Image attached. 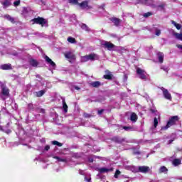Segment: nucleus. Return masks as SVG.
I'll return each mask as SVG.
<instances>
[{"label": "nucleus", "mask_w": 182, "mask_h": 182, "mask_svg": "<svg viewBox=\"0 0 182 182\" xmlns=\"http://www.w3.org/2000/svg\"><path fill=\"white\" fill-rule=\"evenodd\" d=\"M180 120V118H178V116H173L171 117L169 120L167 122V124L165 127H161V130H167L169 127H171V126H174L177 122Z\"/></svg>", "instance_id": "f257e3e1"}, {"label": "nucleus", "mask_w": 182, "mask_h": 182, "mask_svg": "<svg viewBox=\"0 0 182 182\" xmlns=\"http://www.w3.org/2000/svg\"><path fill=\"white\" fill-rule=\"evenodd\" d=\"M33 22V25H41L42 26H45L48 23V21L45 19L43 17L38 16L37 18H34L31 20Z\"/></svg>", "instance_id": "f03ea898"}, {"label": "nucleus", "mask_w": 182, "mask_h": 182, "mask_svg": "<svg viewBox=\"0 0 182 182\" xmlns=\"http://www.w3.org/2000/svg\"><path fill=\"white\" fill-rule=\"evenodd\" d=\"M150 171V167L147 166H141L138 167L136 173H143L144 174H147Z\"/></svg>", "instance_id": "7ed1b4c3"}, {"label": "nucleus", "mask_w": 182, "mask_h": 182, "mask_svg": "<svg viewBox=\"0 0 182 182\" xmlns=\"http://www.w3.org/2000/svg\"><path fill=\"white\" fill-rule=\"evenodd\" d=\"M126 141V139L122 138V136H113L111 138V141H114V143H117L118 144H122L124 141Z\"/></svg>", "instance_id": "20e7f679"}, {"label": "nucleus", "mask_w": 182, "mask_h": 182, "mask_svg": "<svg viewBox=\"0 0 182 182\" xmlns=\"http://www.w3.org/2000/svg\"><path fill=\"white\" fill-rule=\"evenodd\" d=\"M144 70H141V68H137L136 69V73L137 75H139L140 79L142 80H146L147 79V76H146V74H144Z\"/></svg>", "instance_id": "39448f33"}, {"label": "nucleus", "mask_w": 182, "mask_h": 182, "mask_svg": "<svg viewBox=\"0 0 182 182\" xmlns=\"http://www.w3.org/2000/svg\"><path fill=\"white\" fill-rule=\"evenodd\" d=\"M161 89L163 92V95L165 99H167V100H171V94L168 92V90L164 87H161Z\"/></svg>", "instance_id": "423d86ee"}, {"label": "nucleus", "mask_w": 182, "mask_h": 182, "mask_svg": "<svg viewBox=\"0 0 182 182\" xmlns=\"http://www.w3.org/2000/svg\"><path fill=\"white\" fill-rule=\"evenodd\" d=\"M66 59H70V60H76V55L72 52H67L64 54Z\"/></svg>", "instance_id": "0eeeda50"}, {"label": "nucleus", "mask_w": 182, "mask_h": 182, "mask_svg": "<svg viewBox=\"0 0 182 182\" xmlns=\"http://www.w3.org/2000/svg\"><path fill=\"white\" fill-rule=\"evenodd\" d=\"M102 46H104V48H105L108 50H112V49H113L115 46L111 42L105 41V43H102Z\"/></svg>", "instance_id": "6e6552de"}, {"label": "nucleus", "mask_w": 182, "mask_h": 182, "mask_svg": "<svg viewBox=\"0 0 182 182\" xmlns=\"http://www.w3.org/2000/svg\"><path fill=\"white\" fill-rule=\"evenodd\" d=\"M44 58H45L46 62L47 63H48V65H50V66H52V68L56 67V63H55V62H53L52 60V59H50L48 55H45Z\"/></svg>", "instance_id": "1a4fd4ad"}, {"label": "nucleus", "mask_w": 182, "mask_h": 182, "mask_svg": "<svg viewBox=\"0 0 182 182\" xmlns=\"http://www.w3.org/2000/svg\"><path fill=\"white\" fill-rule=\"evenodd\" d=\"M2 70H12V65L11 63L3 64L1 65Z\"/></svg>", "instance_id": "9d476101"}, {"label": "nucleus", "mask_w": 182, "mask_h": 182, "mask_svg": "<svg viewBox=\"0 0 182 182\" xmlns=\"http://www.w3.org/2000/svg\"><path fill=\"white\" fill-rule=\"evenodd\" d=\"M78 5L80 6V8H82V9H85L86 8H92L89 6V2L87 1H83L81 3H79Z\"/></svg>", "instance_id": "9b49d317"}, {"label": "nucleus", "mask_w": 182, "mask_h": 182, "mask_svg": "<svg viewBox=\"0 0 182 182\" xmlns=\"http://www.w3.org/2000/svg\"><path fill=\"white\" fill-rule=\"evenodd\" d=\"M1 94L6 97H9V89L6 87H1Z\"/></svg>", "instance_id": "f8f14e48"}, {"label": "nucleus", "mask_w": 182, "mask_h": 182, "mask_svg": "<svg viewBox=\"0 0 182 182\" xmlns=\"http://www.w3.org/2000/svg\"><path fill=\"white\" fill-rule=\"evenodd\" d=\"M29 63L33 68H38V65H39V62L33 58L29 60Z\"/></svg>", "instance_id": "ddd939ff"}, {"label": "nucleus", "mask_w": 182, "mask_h": 182, "mask_svg": "<svg viewBox=\"0 0 182 182\" xmlns=\"http://www.w3.org/2000/svg\"><path fill=\"white\" fill-rule=\"evenodd\" d=\"M157 56H158L159 62L160 63H163V62H164V54L161 52H159L157 53Z\"/></svg>", "instance_id": "4468645a"}, {"label": "nucleus", "mask_w": 182, "mask_h": 182, "mask_svg": "<svg viewBox=\"0 0 182 182\" xmlns=\"http://www.w3.org/2000/svg\"><path fill=\"white\" fill-rule=\"evenodd\" d=\"M4 18L11 22V23H15V18L11 16L9 14L4 15Z\"/></svg>", "instance_id": "2eb2a0df"}, {"label": "nucleus", "mask_w": 182, "mask_h": 182, "mask_svg": "<svg viewBox=\"0 0 182 182\" xmlns=\"http://www.w3.org/2000/svg\"><path fill=\"white\" fill-rule=\"evenodd\" d=\"M112 22L115 25V26H119L120 25V20L116 17L111 18Z\"/></svg>", "instance_id": "dca6fc26"}, {"label": "nucleus", "mask_w": 182, "mask_h": 182, "mask_svg": "<svg viewBox=\"0 0 182 182\" xmlns=\"http://www.w3.org/2000/svg\"><path fill=\"white\" fill-rule=\"evenodd\" d=\"M107 73L109 74L104 75V79H106L107 80H112V79H113V74L110 73L109 70H107Z\"/></svg>", "instance_id": "f3484780"}, {"label": "nucleus", "mask_w": 182, "mask_h": 182, "mask_svg": "<svg viewBox=\"0 0 182 182\" xmlns=\"http://www.w3.org/2000/svg\"><path fill=\"white\" fill-rule=\"evenodd\" d=\"M99 173H109V171H113L112 168H101L98 169Z\"/></svg>", "instance_id": "a211bd4d"}, {"label": "nucleus", "mask_w": 182, "mask_h": 182, "mask_svg": "<svg viewBox=\"0 0 182 182\" xmlns=\"http://www.w3.org/2000/svg\"><path fill=\"white\" fill-rule=\"evenodd\" d=\"M173 164L175 166V167H177V166H180L181 164V159H175L173 160Z\"/></svg>", "instance_id": "6ab92c4d"}, {"label": "nucleus", "mask_w": 182, "mask_h": 182, "mask_svg": "<svg viewBox=\"0 0 182 182\" xmlns=\"http://www.w3.org/2000/svg\"><path fill=\"white\" fill-rule=\"evenodd\" d=\"M102 83H100V81H95L91 83L92 87H100Z\"/></svg>", "instance_id": "aec40b11"}, {"label": "nucleus", "mask_w": 182, "mask_h": 182, "mask_svg": "<svg viewBox=\"0 0 182 182\" xmlns=\"http://www.w3.org/2000/svg\"><path fill=\"white\" fill-rule=\"evenodd\" d=\"M45 93H46V91L45 90H42L38 92H36V97H42V96H43Z\"/></svg>", "instance_id": "412c9836"}, {"label": "nucleus", "mask_w": 182, "mask_h": 182, "mask_svg": "<svg viewBox=\"0 0 182 182\" xmlns=\"http://www.w3.org/2000/svg\"><path fill=\"white\" fill-rule=\"evenodd\" d=\"M1 5L3 6H5V8H8V6H11V2H9V0H5L4 1H1Z\"/></svg>", "instance_id": "4be33fe9"}, {"label": "nucleus", "mask_w": 182, "mask_h": 182, "mask_svg": "<svg viewBox=\"0 0 182 182\" xmlns=\"http://www.w3.org/2000/svg\"><path fill=\"white\" fill-rule=\"evenodd\" d=\"M130 120L131 122H137V114L133 112L130 116Z\"/></svg>", "instance_id": "5701e85b"}, {"label": "nucleus", "mask_w": 182, "mask_h": 182, "mask_svg": "<svg viewBox=\"0 0 182 182\" xmlns=\"http://www.w3.org/2000/svg\"><path fill=\"white\" fill-rule=\"evenodd\" d=\"M63 109L65 113H68V105L66 104L65 99L63 100Z\"/></svg>", "instance_id": "b1692460"}, {"label": "nucleus", "mask_w": 182, "mask_h": 182, "mask_svg": "<svg viewBox=\"0 0 182 182\" xmlns=\"http://www.w3.org/2000/svg\"><path fill=\"white\" fill-rule=\"evenodd\" d=\"M171 23L176 28V29H178V31H180V29H181V26L177 23H176V21H172Z\"/></svg>", "instance_id": "393cba45"}, {"label": "nucleus", "mask_w": 182, "mask_h": 182, "mask_svg": "<svg viewBox=\"0 0 182 182\" xmlns=\"http://www.w3.org/2000/svg\"><path fill=\"white\" fill-rule=\"evenodd\" d=\"M87 56H88V60H95V59H96V54L95 53H91Z\"/></svg>", "instance_id": "a878e982"}, {"label": "nucleus", "mask_w": 182, "mask_h": 182, "mask_svg": "<svg viewBox=\"0 0 182 182\" xmlns=\"http://www.w3.org/2000/svg\"><path fill=\"white\" fill-rule=\"evenodd\" d=\"M81 28L84 30L86 31L87 32H89L90 31V28H89V26L87 25L82 23L81 25Z\"/></svg>", "instance_id": "bb28decb"}, {"label": "nucleus", "mask_w": 182, "mask_h": 182, "mask_svg": "<svg viewBox=\"0 0 182 182\" xmlns=\"http://www.w3.org/2000/svg\"><path fill=\"white\" fill-rule=\"evenodd\" d=\"M168 171V169L166 166H161L159 168V173H167Z\"/></svg>", "instance_id": "cd10ccee"}, {"label": "nucleus", "mask_w": 182, "mask_h": 182, "mask_svg": "<svg viewBox=\"0 0 182 182\" xmlns=\"http://www.w3.org/2000/svg\"><path fill=\"white\" fill-rule=\"evenodd\" d=\"M174 36H176V39H178L179 41H182V33H174Z\"/></svg>", "instance_id": "c85d7f7f"}, {"label": "nucleus", "mask_w": 182, "mask_h": 182, "mask_svg": "<svg viewBox=\"0 0 182 182\" xmlns=\"http://www.w3.org/2000/svg\"><path fill=\"white\" fill-rule=\"evenodd\" d=\"M68 42H70V43H76V38L73 37H68Z\"/></svg>", "instance_id": "c756f323"}, {"label": "nucleus", "mask_w": 182, "mask_h": 182, "mask_svg": "<svg viewBox=\"0 0 182 182\" xmlns=\"http://www.w3.org/2000/svg\"><path fill=\"white\" fill-rule=\"evenodd\" d=\"M68 2L73 5H79V0H68Z\"/></svg>", "instance_id": "7c9ffc66"}, {"label": "nucleus", "mask_w": 182, "mask_h": 182, "mask_svg": "<svg viewBox=\"0 0 182 182\" xmlns=\"http://www.w3.org/2000/svg\"><path fill=\"white\" fill-rule=\"evenodd\" d=\"M89 57L87 55H84L81 57V62H88Z\"/></svg>", "instance_id": "2f4dec72"}, {"label": "nucleus", "mask_w": 182, "mask_h": 182, "mask_svg": "<svg viewBox=\"0 0 182 182\" xmlns=\"http://www.w3.org/2000/svg\"><path fill=\"white\" fill-rule=\"evenodd\" d=\"M153 15L152 12L148 11L147 13H145L143 14L144 18H149V16H151Z\"/></svg>", "instance_id": "473e14b6"}, {"label": "nucleus", "mask_w": 182, "mask_h": 182, "mask_svg": "<svg viewBox=\"0 0 182 182\" xmlns=\"http://www.w3.org/2000/svg\"><path fill=\"white\" fill-rule=\"evenodd\" d=\"M159 125V120L157 119V117H154V127H157V126Z\"/></svg>", "instance_id": "72a5a7b5"}, {"label": "nucleus", "mask_w": 182, "mask_h": 182, "mask_svg": "<svg viewBox=\"0 0 182 182\" xmlns=\"http://www.w3.org/2000/svg\"><path fill=\"white\" fill-rule=\"evenodd\" d=\"M83 117H85V119H89V118L92 117V114L85 112L83 114Z\"/></svg>", "instance_id": "f704fd0d"}, {"label": "nucleus", "mask_w": 182, "mask_h": 182, "mask_svg": "<svg viewBox=\"0 0 182 182\" xmlns=\"http://www.w3.org/2000/svg\"><path fill=\"white\" fill-rule=\"evenodd\" d=\"M120 174H121V172H120L119 170H117V171H115V173H114V177L115 178H117L119 177V176H120Z\"/></svg>", "instance_id": "c9c22d12"}, {"label": "nucleus", "mask_w": 182, "mask_h": 182, "mask_svg": "<svg viewBox=\"0 0 182 182\" xmlns=\"http://www.w3.org/2000/svg\"><path fill=\"white\" fill-rule=\"evenodd\" d=\"M20 4H21V0H17L14 2V6H19Z\"/></svg>", "instance_id": "e433bc0d"}, {"label": "nucleus", "mask_w": 182, "mask_h": 182, "mask_svg": "<svg viewBox=\"0 0 182 182\" xmlns=\"http://www.w3.org/2000/svg\"><path fill=\"white\" fill-rule=\"evenodd\" d=\"M155 34L156 35V36H160V35H161V31L156 29Z\"/></svg>", "instance_id": "4c0bfd02"}, {"label": "nucleus", "mask_w": 182, "mask_h": 182, "mask_svg": "<svg viewBox=\"0 0 182 182\" xmlns=\"http://www.w3.org/2000/svg\"><path fill=\"white\" fill-rule=\"evenodd\" d=\"M28 107L30 110H33L34 107H33V104L30 103L28 105Z\"/></svg>", "instance_id": "58836bf2"}, {"label": "nucleus", "mask_w": 182, "mask_h": 182, "mask_svg": "<svg viewBox=\"0 0 182 182\" xmlns=\"http://www.w3.org/2000/svg\"><path fill=\"white\" fill-rule=\"evenodd\" d=\"M149 112L152 114L156 113L157 109H156L155 108H150L149 109Z\"/></svg>", "instance_id": "ea45409f"}, {"label": "nucleus", "mask_w": 182, "mask_h": 182, "mask_svg": "<svg viewBox=\"0 0 182 182\" xmlns=\"http://www.w3.org/2000/svg\"><path fill=\"white\" fill-rule=\"evenodd\" d=\"M161 69L164 70V72H166V73H168V68L167 67H161Z\"/></svg>", "instance_id": "a19ab883"}, {"label": "nucleus", "mask_w": 182, "mask_h": 182, "mask_svg": "<svg viewBox=\"0 0 182 182\" xmlns=\"http://www.w3.org/2000/svg\"><path fill=\"white\" fill-rule=\"evenodd\" d=\"M54 159H56L58 161H65V159H62L59 156H55Z\"/></svg>", "instance_id": "79ce46f5"}, {"label": "nucleus", "mask_w": 182, "mask_h": 182, "mask_svg": "<svg viewBox=\"0 0 182 182\" xmlns=\"http://www.w3.org/2000/svg\"><path fill=\"white\" fill-rule=\"evenodd\" d=\"M164 4H161L160 5L158 6V8H161V9H164Z\"/></svg>", "instance_id": "37998d69"}, {"label": "nucleus", "mask_w": 182, "mask_h": 182, "mask_svg": "<svg viewBox=\"0 0 182 182\" xmlns=\"http://www.w3.org/2000/svg\"><path fill=\"white\" fill-rule=\"evenodd\" d=\"M122 129H124V130L127 131V130H130L131 127H130L124 126V127H122Z\"/></svg>", "instance_id": "c03bdc74"}, {"label": "nucleus", "mask_w": 182, "mask_h": 182, "mask_svg": "<svg viewBox=\"0 0 182 182\" xmlns=\"http://www.w3.org/2000/svg\"><path fill=\"white\" fill-rule=\"evenodd\" d=\"M58 143H59V141H52V144H53V146H58Z\"/></svg>", "instance_id": "a18cd8bd"}, {"label": "nucleus", "mask_w": 182, "mask_h": 182, "mask_svg": "<svg viewBox=\"0 0 182 182\" xmlns=\"http://www.w3.org/2000/svg\"><path fill=\"white\" fill-rule=\"evenodd\" d=\"M103 112H105V109H100L97 111V114L100 115L103 113Z\"/></svg>", "instance_id": "49530a36"}, {"label": "nucleus", "mask_w": 182, "mask_h": 182, "mask_svg": "<svg viewBox=\"0 0 182 182\" xmlns=\"http://www.w3.org/2000/svg\"><path fill=\"white\" fill-rule=\"evenodd\" d=\"M50 149V146L49 145H47L45 146L44 149L46 150V151H49Z\"/></svg>", "instance_id": "de8ad7c7"}, {"label": "nucleus", "mask_w": 182, "mask_h": 182, "mask_svg": "<svg viewBox=\"0 0 182 182\" xmlns=\"http://www.w3.org/2000/svg\"><path fill=\"white\" fill-rule=\"evenodd\" d=\"M85 181H87V182H92V178H85Z\"/></svg>", "instance_id": "09e8293b"}, {"label": "nucleus", "mask_w": 182, "mask_h": 182, "mask_svg": "<svg viewBox=\"0 0 182 182\" xmlns=\"http://www.w3.org/2000/svg\"><path fill=\"white\" fill-rule=\"evenodd\" d=\"M57 146L58 147H62L63 146V144L60 143V142H58V144H57Z\"/></svg>", "instance_id": "8fccbe9b"}, {"label": "nucleus", "mask_w": 182, "mask_h": 182, "mask_svg": "<svg viewBox=\"0 0 182 182\" xmlns=\"http://www.w3.org/2000/svg\"><path fill=\"white\" fill-rule=\"evenodd\" d=\"M12 131H11V129H8L6 130L5 132L7 134H9V133H11Z\"/></svg>", "instance_id": "3c124183"}, {"label": "nucleus", "mask_w": 182, "mask_h": 182, "mask_svg": "<svg viewBox=\"0 0 182 182\" xmlns=\"http://www.w3.org/2000/svg\"><path fill=\"white\" fill-rule=\"evenodd\" d=\"M173 141H174V139H170L168 141V144H171L173 143Z\"/></svg>", "instance_id": "603ef678"}, {"label": "nucleus", "mask_w": 182, "mask_h": 182, "mask_svg": "<svg viewBox=\"0 0 182 182\" xmlns=\"http://www.w3.org/2000/svg\"><path fill=\"white\" fill-rule=\"evenodd\" d=\"M0 131L1 132H4V127L0 125Z\"/></svg>", "instance_id": "864d4df0"}, {"label": "nucleus", "mask_w": 182, "mask_h": 182, "mask_svg": "<svg viewBox=\"0 0 182 182\" xmlns=\"http://www.w3.org/2000/svg\"><path fill=\"white\" fill-rule=\"evenodd\" d=\"M145 2V5H147V2H149V1L150 0H143Z\"/></svg>", "instance_id": "5fc2aeb1"}, {"label": "nucleus", "mask_w": 182, "mask_h": 182, "mask_svg": "<svg viewBox=\"0 0 182 182\" xmlns=\"http://www.w3.org/2000/svg\"><path fill=\"white\" fill-rule=\"evenodd\" d=\"M41 111L43 113H45V109H41Z\"/></svg>", "instance_id": "6e6d98bb"}, {"label": "nucleus", "mask_w": 182, "mask_h": 182, "mask_svg": "<svg viewBox=\"0 0 182 182\" xmlns=\"http://www.w3.org/2000/svg\"><path fill=\"white\" fill-rule=\"evenodd\" d=\"M36 77H41V75H37Z\"/></svg>", "instance_id": "4d7b16f0"}, {"label": "nucleus", "mask_w": 182, "mask_h": 182, "mask_svg": "<svg viewBox=\"0 0 182 182\" xmlns=\"http://www.w3.org/2000/svg\"><path fill=\"white\" fill-rule=\"evenodd\" d=\"M101 8L103 9L105 8V5L101 6Z\"/></svg>", "instance_id": "13d9d810"}, {"label": "nucleus", "mask_w": 182, "mask_h": 182, "mask_svg": "<svg viewBox=\"0 0 182 182\" xmlns=\"http://www.w3.org/2000/svg\"><path fill=\"white\" fill-rule=\"evenodd\" d=\"M69 62H70V63H72V61H71V60H69Z\"/></svg>", "instance_id": "bf43d9fd"}]
</instances>
